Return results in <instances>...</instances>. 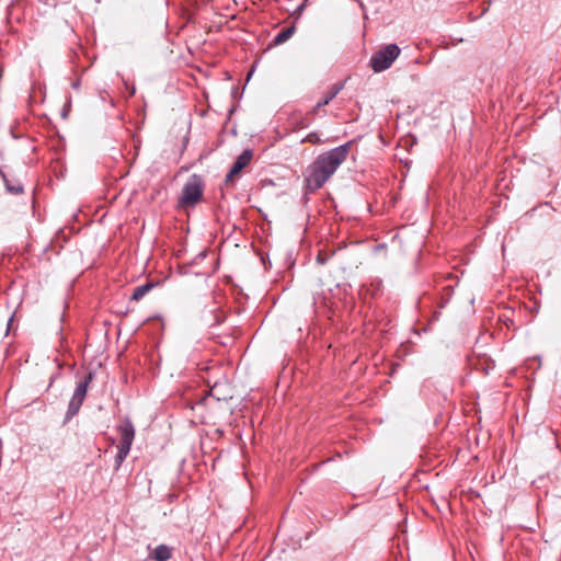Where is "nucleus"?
Masks as SVG:
<instances>
[{
  "label": "nucleus",
  "instance_id": "18",
  "mask_svg": "<svg viewBox=\"0 0 561 561\" xmlns=\"http://www.w3.org/2000/svg\"><path fill=\"white\" fill-rule=\"evenodd\" d=\"M79 87H80V81L79 80H77L76 82L72 83V88L73 89H79Z\"/></svg>",
  "mask_w": 561,
  "mask_h": 561
},
{
  "label": "nucleus",
  "instance_id": "12",
  "mask_svg": "<svg viewBox=\"0 0 561 561\" xmlns=\"http://www.w3.org/2000/svg\"><path fill=\"white\" fill-rule=\"evenodd\" d=\"M129 451H130V448L124 447V446H118V451L115 456V468H114L116 471L121 468L122 463L128 456Z\"/></svg>",
  "mask_w": 561,
  "mask_h": 561
},
{
  "label": "nucleus",
  "instance_id": "20",
  "mask_svg": "<svg viewBox=\"0 0 561 561\" xmlns=\"http://www.w3.org/2000/svg\"><path fill=\"white\" fill-rule=\"evenodd\" d=\"M198 257L204 259V257H205V253H199V254L196 256V259H198Z\"/></svg>",
  "mask_w": 561,
  "mask_h": 561
},
{
  "label": "nucleus",
  "instance_id": "14",
  "mask_svg": "<svg viewBox=\"0 0 561 561\" xmlns=\"http://www.w3.org/2000/svg\"><path fill=\"white\" fill-rule=\"evenodd\" d=\"M494 368V362L490 358H484L483 362L477 364V369H480L488 374L491 369Z\"/></svg>",
  "mask_w": 561,
  "mask_h": 561
},
{
  "label": "nucleus",
  "instance_id": "9",
  "mask_svg": "<svg viewBox=\"0 0 561 561\" xmlns=\"http://www.w3.org/2000/svg\"><path fill=\"white\" fill-rule=\"evenodd\" d=\"M92 379H93V375L91 373H89L81 381L78 382L72 397L80 398V399L84 400L87 392H88L89 385L92 381Z\"/></svg>",
  "mask_w": 561,
  "mask_h": 561
},
{
  "label": "nucleus",
  "instance_id": "21",
  "mask_svg": "<svg viewBox=\"0 0 561 561\" xmlns=\"http://www.w3.org/2000/svg\"><path fill=\"white\" fill-rule=\"evenodd\" d=\"M478 16H473L472 14H470V21H474Z\"/></svg>",
  "mask_w": 561,
  "mask_h": 561
},
{
  "label": "nucleus",
  "instance_id": "2",
  "mask_svg": "<svg viewBox=\"0 0 561 561\" xmlns=\"http://www.w3.org/2000/svg\"><path fill=\"white\" fill-rule=\"evenodd\" d=\"M205 183L201 175L193 174L188 178L182 188L178 204L181 208H190L197 205L204 194Z\"/></svg>",
  "mask_w": 561,
  "mask_h": 561
},
{
  "label": "nucleus",
  "instance_id": "7",
  "mask_svg": "<svg viewBox=\"0 0 561 561\" xmlns=\"http://www.w3.org/2000/svg\"><path fill=\"white\" fill-rule=\"evenodd\" d=\"M150 557L154 561H169L172 557V549L164 543L158 545L150 553Z\"/></svg>",
  "mask_w": 561,
  "mask_h": 561
},
{
  "label": "nucleus",
  "instance_id": "4",
  "mask_svg": "<svg viewBox=\"0 0 561 561\" xmlns=\"http://www.w3.org/2000/svg\"><path fill=\"white\" fill-rule=\"evenodd\" d=\"M116 428L121 436V442L118 446L131 448L133 442L135 439V426L130 419H122Z\"/></svg>",
  "mask_w": 561,
  "mask_h": 561
},
{
  "label": "nucleus",
  "instance_id": "1",
  "mask_svg": "<svg viewBox=\"0 0 561 561\" xmlns=\"http://www.w3.org/2000/svg\"><path fill=\"white\" fill-rule=\"evenodd\" d=\"M354 140L319 154L305 172V188L309 192L320 190L346 161Z\"/></svg>",
  "mask_w": 561,
  "mask_h": 561
},
{
  "label": "nucleus",
  "instance_id": "17",
  "mask_svg": "<svg viewBox=\"0 0 561 561\" xmlns=\"http://www.w3.org/2000/svg\"><path fill=\"white\" fill-rule=\"evenodd\" d=\"M12 323H13V316L8 320L7 332H9L11 330Z\"/></svg>",
  "mask_w": 561,
  "mask_h": 561
},
{
  "label": "nucleus",
  "instance_id": "5",
  "mask_svg": "<svg viewBox=\"0 0 561 561\" xmlns=\"http://www.w3.org/2000/svg\"><path fill=\"white\" fill-rule=\"evenodd\" d=\"M252 158L253 151L251 149L243 150L232 163L230 171L226 176V181H230L234 175L239 174L245 167L249 165Z\"/></svg>",
  "mask_w": 561,
  "mask_h": 561
},
{
  "label": "nucleus",
  "instance_id": "3",
  "mask_svg": "<svg viewBox=\"0 0 561 561\" xmlns=\"http://www.w3.org/2000/svg\"><path fill=\"white\" fill-rule=\"evenodd\" d=\"M400 53L401 49L397 44H388L371 56L369 66L375 72H382L391 67Z\"/></svg>",
  "mask_w": 561,
  "mask_h": 561
},
{
  "label": "nucleus",
  "instance_id": "16",
  "mask_svg": "<svg viewBox=\"0 0 561 561\" xmlns=\"http://www.w3.org/2000/svg\"><path fill=\"white\" fill-rule=\"evenodd\" d=\"M327 261H328V257H327V256L322 255L321 253H319V254H318V256H317V262H318L319 264H322V265H323V264H325V263H327Z\"/></svg>",
  "mask_w": 561,
  "mask_h": 561
},
{
  "label": "nucleus",
  "instance_id": "22",
  "mask_svg": "<svg viewBox=\"0 0 561 561\" xmlns=\"http://www.w3.org/2000/svg\"><path fill=\"white\" fill-rule=\"evenodd\" d=\"M53 381H54V376L50 377L49 386H51Z\"/></svg>",
  "mask_w": 561,
  "mask_h": 561
},
{
  "label": "nucleus",
  "instance_id": "13",
  "mask_svg": "<svg viewBox=\"0 0 561 561\" xmlns=\"http://www.w3.org/2000/svg\"><path fill=\"white\" fill-rule=\"evenodd\" d=\"M333 99L334 96L329 91H327L316 104L313 112H317L319 108L328 105Z\"/></svg>",
  "mask_w": 561,
  "mask_h": 561
},
{
  "label": "nucleus",
  "instance_id": "8",
  "mask_svg": "<svg viewBox=\"0 0 561 561\" xmlns=\"http://www.w3.org/2000/svg\"><path fill=\"white\" fill-rule=\"evenodd\" d=\"M83 401V399L71 397L65 415L64 424H67L75 415L78 414Z\"/></svg>",
  "mask_w": 561,
  "mask_h": 561
},
{
  "label": "nucleus",
  "instance_id": "15",
  "mask_svg": "<svg viewBox=\"0 0 561 561\" xmlns=\"http://www.w3.org/2000/svg\"><path fill=\"white\" fill-rule=\"evenodd\" d=\"M344 88V82L334 83L329 92L335 98Z\"/></svg>",
  "mask_w": 561,
  "mask_h": 561
},
{
  "label": "nucleus",
  "instance_id": "10",
  "mask_svg": "<svg viewBox=\"0 0 561 561\" xmlns=\"http://www.w3.org/2000/svg\"><path fill=\"white\" fill-rule=\"evenodd\" d=\"M296 31V26L295 24L288 26V27H285L283 28L274 38H273V42L272 44L274 46H278V45H282L284 44L285 42H287L295 33Z\"/></svg>",
  "mask_w": 561,
  "mask_h": 561
},
{
  "label": "nucleus",
  "instance_id": "11",
  "mask_svg": "<svg viewBox=\"0 0 561 561\" xmlns=\"http://www.w3.org/2000/svg\"><path fill=\"white\" fill-rule=\"evenodd\" d=\"M152 283H146L144 285L135 287L130 299L135 301H139L147 293H149L153 288Z\"/></svg>",
  "mask_w": 561,
  "mask_h": 561
},
{
  "label": "nucleus",
  "instance_id": "6",
  "mask_svg": "<svg viewBox=\"0 0 561 561\" xmlns=\"http://www.w3.org/2000/svg\"><path fill=\"white\" fill-rule=\"evenodd\" d=\"M0 176L3 180L5 191L12 195H20L24 192V187L18 180H11L7 176V174L0 169Z\"/></svg>",
  "mask_w": 561,
  "mask_h": 561
},
{
  "label": "nucleus",
  "instance_id": "19",
  "mask_svg": "<svg viewBox=\"0 0 561 561\" xmlns=\"http://www.w3.org/2000/svg\"><path fill=\"white\" fill-rule=\"evenodd\" d=\"M488 10H489V7H484V8H483V10H482V12H481V14H480V16H481V15H483V14H485V13L488 12Z\"/></svg>",
  "mask_w": 561,
  "mask_h": 561
}]
</instances>
